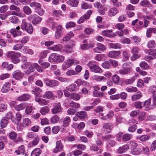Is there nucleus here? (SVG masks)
Returning <instances> with one entry per match:
<instances>
[{
	"instance_id": "nucleus-9",
	"label": "nucleus",
	"mask_w": 156,
	"mask_h": 156,
	"mask_svg": "<svg viewBox=\"0 0 156 156\" xmlns=\"http://www.w3.org/2000/svg\"><path fill=\"white\" fill-rule=\"evenodd\" d=\"M62 27L60 25H58L56 27V29L55 34V37L57 39H58L61 36V34L62 33Z\"/></svg>"
},
{
	"instance_id": "nucleus-4",
	"label": "nucleus",
	"mask_w": 156,
	"mask_h": 156,
	"mask_svg": "<svg viewBox=\"0 0 156 156\" xmlns=\"http://www.w3.org/2000/svg\"><path fill=\"white\" fill-rule=\"evenodd\" d=\"M37 15L35 14L31 15L29 16L28 19L29 20H31L33 19L32 23L34 25H36L40 22L42 20V18L39 16L36 17Z\"/></svg>"
},
{
	"instance_id": "nucleus-23",
	"label": "nucleus",
	"mask_w": 156,
	"mask_h": 156,
	"mask_svg": "<svg viewBox=\"0 0 156 156\" xmlns=\"http://www.w3.org/2000/svg\"><path fill=\"white\" fill-rule=\"evenodd\" d=\"M25 151V148L24 146L21 145L19 147L18 151H16V152L17 154H23L24 155L26 156L27 154L24 153Z\"/></svg>"
},
{
	"instance_id": "nucleus-18",
	"label": "nucleus",
	"mask_w": 156,
	"mask_h": 156,
	"mask_svg": "<svg viewBox=\"0 0 156 156\" xmlns=\"http://www.w3.org/2000/svg\"><path fill=\"white\" fill-rule=\"evenodd\" d=\"M129 146L128 145L126 144L121 147H119L118 149V152L121 154L126 152L129 149Z\"/></svg>"
},
{
	"instance_id": "nucleus-11",
	"label": "nucleus",
	"mask_w": 156,
	"mask_h": 156,
	"mask_svg": "<svg viewBox=\"0 0 156 156\" xmlns=\"http://www.w3.org/2000/svg\"><path fill=\"white\" fill-rule=\"evenodd\" d=\"M20 29V27H17L16 28L12 29L10 30V32L14 37H16L19 35H20L21 34V32L19 30Z\"/></svg>"
},
{
	"instance_id": "nucleus-2",
	"label": "nucleus",
	"mask_w": 156,
	"mask_h": 156,
	"mask_svg": "<svg viewBox=\"0 0 156 156\" xmlns=\"http://www.w3.org/2000/svg\"><path fill=\"white\" fill-rule=\"evenodd\" d=\"M35 64H36V63H32L27 62L22 65L21 67L23 69L25 70L24 71L25 73L28 75L35 71V68H36V66H34Z\"/></svg>"
},
{
	"instance_id": "nucleus-14",
	"label": "nucleus",
	"mask_w": 156,
	"mask_h": 156,
	"mask_svg": "<svg viewBox=\"0 0 156 156\" xmlns=\"http://www.w3.org/2000/svg\"><path fill=\"white\" fill-rule=\"evenodd\" d=\"M112 128V124L110 123H105L103 127V130L107 133L111 132Z\"/></svg>"
},
{
	"instance_id": "nucleus-10",
	"label": "nucleus",
	"mask_w": 156,
	"mask_h": 156,
	"mask_svg": "<svg viewBox=\"0 0 156 156\" xmlns=\"http://www.w3.org/2000/svg\"><path fill=\"white\" fill-rule=\"evenodd\" d=\"M112 30H104L102 31L101 34L107 37H113L115 36V34L112 33Z\"/></svg>"
},
{
	"instance_id": "nucleus-13",
	"label": "nucleus",
	"mask_w": 156,
	"mask_h": 156,
	"mask_svg": "<svg viewBox=\"0 0 156 156\" xmlns=\"http://www.w3.org/2000/svg\"><path fill=\"white\" fill-rule=\"evenodd\" d=\"M62 110L60 104L58 103L56 105L51 109V111L52 114H56L61 112Z\"/></svg>"
},
{
	"instance_id": "nucleus-3",
	"label": "nucleus",
	"mask_w": 156,
	"mask_h": 156,
	"mask_svg": "<svg viewBox=\"0 0 156 156\" xmlns=\"http://www.w3.org/2000/svg\"><path fill=\"white\" fill-rule=\"evenodd\" d=\"M90 71L96 73H101L102 70L96 64L95 62H90L87 64Z\"/></svg>"
},
{
	"instance_id": "nucleus-38",
	"label": "nucleus",
	"mask_w": 156,
	"mask_h": 156,
	"mask_svg": "<svg viewBox=\"0 0 156 156\" xmlns=\"http://www.w3.org/2000/svg\"><path fill=\"white\" fill-rule=\"evenodd\" d=\"M123 60L125 61L128 60L130 57V53L128 51H125L123 52Z\"/></svg>"
},
{
	"instance_id": "nucleus-57",
	"label": "nucleus",
	"mask_w": 156,
	"mask_h": 156,
	"mask_svg": "<svg viewBox=\"0 0 156 156\" xmlns=\"http://www.w3.org/2000/svg\"><path fill=\"white\" fill-rule=\"evenodd\" d=\"M132 137L131 135L126 133L123 136L122 139L124 141H126L130 140Z\"/></svg>"
},
{
	"instance_id": "nucleus-50",
	"label": "nucleus",
	"mask_w": 156,
	"mask_h": 156,
	"mask_svg": "<svg viewBox=\"0 0 156 156\" xmlns=\"http://www.w3.org/2000/svg\"><path fill=\"white\" fill-rule=\"evenodd\" d=\"M23 47V45H22L21 44H17L14 45L13 48V50L14 51H19Z\"/></svg>"
},
{
	"instance_id": "nucleus-17",
	"label": "nucleus",
	"mask_w": 156,
	"mask_h": 156,
	"mask_svg": "<svg viewBox=\"0 0 156 156\" xmlns=\"http://www.w3.org/2000/svg\"><path fill=\"white\" fill-rule=\"evenodd\" d=\"M120 54L119 51H110L108 54V56L111 58H116Z\"/></svg>"
},
{
	"instance_id": "nucleus-40",
	"label": "nucleus",
	"mask_w": 156,
	"mask_h": 156,
	"mask_svg": "<svg viewBox=\"0 0 156 156\" xmlns=\"http://www.w3.org/2000/svg\"><path fill=\"white\" fill-rule=\"evenodd\" d=\"M140 66L143 70L147 69L149 68V66L147 62L144 61H143L140 62Z\"/></svg>"
},
{
	"instance_id": "nucleus-45",
	"label": "nucleus",
	"mask_w": 156,
	"mask_h": 156,
	"mask_svg": "<svg viewBox=\"0 0 156 156\" xmlns=\"http://www.w3.org/2000/svg\"><path fill=\"white\" fill-rule=\"evenodd\" d=\"M136 77L133 76L132 78L126 80L125 83L126 84L130 85L132 84L136 80Z\"/></svg>"
},
{
	"instance_id": "nucleus-37",
	"label": "nucleus",
	"mask_w": 156,
	"mask_h": 156,
	"mask_svg": "<svg viewBox=\"0 0 156 156\" xmlns=\"http://www.w3.org/2000/svg\"><path fill=\"white\" fill-rule=\"evenodd\" d=\"M147 47L150 48H154L156 46V44L155 41L154 40H151L148 41L147 44Z\"/></svg>"
},
{
	"instance_id": "nucleus-5",
	"label": "nucleus",
	"mask_w": 156,
	"mask_h": 156,
	"mask_svg": "<svg viewBox=\"0 0 156 156\" xmlns=\"http://www.w3.org/2000/svg\"><path fill=\"white\" fill-rule=\"evenodd\" d=\"M12 76L15 79L19 80L23 79L24 73L20 70H17L13 72Z\"/></svg>"
},
{
	"instance_id": "nucleus-21",
	"label": "nucleus",
	"mask_w": 156,
	"mask_h": 156,
	"mask_svg": "<svg viewBox=\"0 0 156 156\" xmlns=\"http://www.w3.org/2000/svg\"><path fill=\"white\" fill-rule=\"evenodd\" d=\"M9 118H3L1 121L0 126L2 128H5L7 125Z\"/></svg>"
},
{
	"instance_id": "nucleus-1",
	"label": "nucleus",
	"mask_w": 156,
	"mask_h": 156,
	"mask_svg": "<svg viewBox=\"0 0 156 156\" xmlns=\"http://www.w3.org/2000/svg\"><path fill=\"white\" fill-rule=\"evenodd\" d=\"M6 55L7 58L11 59L13 63L16 64L20 62V59L19 58L21 56V55L20 52L10 51L7 52Z\"/></svg>"
},
{
	"instance_id": "nucleus-43",
	"label": "nucleus",
	"mask_w": 156,
	"mask_h": 156,
	"mask_svg": "<svg viewBox=\"0 0 156 156\" xmlns=\"http://www.w3.org/2000/svg\"><path fill=\"white\" fill-rule=\"evenodd\" d=\"M30 24V23H27L26 21V20L25 19H23L22 20V23L21 25V28L23 30H26V29L28 27V25Z\"/></svg>"
},
{
	"instance_id": "nucleus-54",
	"label": "nucleus",
	"mask_w": 156,
	"mask_h": 156,
	"mask_svg": "<svg viewBox=\"0 0 156 156\" xmlns=\"http://www.w3.org/2000/svg\"><path fill=\"white\" fill-rule=\"evenodd\" d=\"M30 5L31 7H34L38 8H40L41 7V5L40 3L35 2H30Z\"/></svg>"
},
{
	"instance_id": "nucleus-16",
	"label": "nucleus",
	"mask_w": 156,
	"mask_h": 156,
	"mask_svg": "<svg viewBox=\"0 0 156 156\" xmlns=\"http://www.w3.org/2000/svg\"><path fill=\"white\" fill-rule=\"evenodd\" d=\"M72 65V59H69L64 62L62 65V67L63 69H66L71 66Z\"/></svg>"
},
{
	"instance_id": "nucleus-7",
	"label": "nucleus",
	"mask_w": 156,
	"mask_h": 156,
	"mask_svg": "<svg viewBox=\"0 0 156 156\" xmlns=\"http://www.w3.org/2000/svg\"><path fill=\"white\" fill-rule=\"evenodd\" d=\"M106 49L105 45L100 43L97 44L96 47L93 49L94 52L96 53H101L105 51Z\"/></svg>"
},
{
	"instance_id": "nucleus-24",
	"label": "nucleus",
	"mask_w": 156,
	"mask_h": 156,
	"mask_svg": "<svg viewBox=\"0 0 156 156\" xmlns=\"http://www.w3.org/2000/svg\"><path fill=\"white\" fill-rule=\"evenodd\" d=\"M30 98V95L27 94H24L22 96H20L18 98V100L20 101H27Z\"/></svg>"
},
{
	"instance_id": "nucleus-55",
	"label": "nucleus",
	"mask_w": 156,
	"mask_h": 156,
	"mask_svg": "<svg viewBox=\"0 0 156 156\" xmlns=\"http://www.w3.org/2000/svg\"><path fill=\"white\" fill-rule=\"evenodd\" d=\"M141 151V150L139 148H136L132 149L131 152L133 154L138 155L140 153Z\"/></svg>"
},
{
	"instance_id": "nucleus-49",
	"label": "nucleus",
	"mask_w": 156,
	"mask_h": 156,
	"mask_svg": "<svg viewBox=\"0 0 156 156\" xmlns=\"http://www.w3.org/2000/svg\"><path fill=\"white\" fill-rule=\"evenodd\" d=\"M49 111V108L47 106H44L42 108L40 112L43 115L48 113Z\"/></svg>"
},
{
	"instance_id": "nucleus-42",
	"label": "nucleus",
	"mask_w": 156,
	"mask_h": 156,
	"mask_svg": "<svg viewBox=\"0 0 156 156\" xmlns=\"http://www.w3.org/2000/svg\"><path fill=\"white\" fill-rule=\"evenodd\" d=\"M126 91L129 93L134 92L137 91V88L136 87L130 86L126 88Z\"/></svg>"
},
{
	"instance_id": "nucleus-28",
	"label": "nucleus",
	"mask_w": 156,
	"mask_h": 156,
	"mask_svg": "<svg viewBox=\"0 0 156 156\" xmlns=\"http://www.w3.org/2000/svg\"><path fill=\"white\" fill-rule=\"evenodd\" d=\"M51 50L55 51H59L62 48V45L60 44L54 45L50 48Z\"/></svg>"
},
{
	"instance_id": "nucleus-12",
	"label": "nucleus",
	"mask_w": 156,
	"mask_h": 156,
	"mask_svg": "<svg viewBox=\"0 0 156 156\" xmlns=\"http://www.w3.org/2000/svg\"><path fill=\"white\" fill-rule=\"evenodd\" d=\"M46 81L45 84L46 86L50 87H53L58 84V81L55 80H47Z\"/></svg>"
},
{
	"instance_id": "nucleus-62",
	"label": "nucleus",
	"mask_w": 156,
	"mask_h": 156,
	"mask_svg": "<svg viewBox=\"0 0 156 156\" xmlns=\"http://www.w3.org/2000/svg\"><path fill=\"white\" fill-rule=\"evenodd\" d=\"M28 27L26 29V30L27 33L29 34H32L33 31V28L32 25L30 24H27Z\"/></svg>"
},
{
	"instance_id": "nucleus-58",
	"label": "nucleus",
	"mask_w": 156,
	"mask_h": 156,
	"mask_svg": "<svg viewBox=\"0 0 156 156\" xmlns=\"http://www.w3.org/2000/svg\"><path fill=\"white\" fill-rule=\"evenodd\" d=\"M76 87L75 84H71L66 87V89L69 91H73L75 90Z\"/></svg>"
},
{
	"instance_id": "nucleus-60",
	"label": "nucleus",
	"mask_w": 156,
	"mask_h": 156,
	"mask_svg": "<svg viewBox=\"0 0 156 156\" xmlns=\"http://www.w3.org/2000/svg\"><path fill=\"white\" fill-rule=\"evenodd\" d=\"M94 30L92 29L87 27L84 30V33L87 34H90L94 32Z\"/></svg>"
},
{
	"instance_id": "nucleus-31",
	"label": "nucleus",
	"mask_w": 156,
	"mask_h": 156,
	"mask_svg": "<svg viewBox=\"0 0 156 156\" xmlns=\"http://www.w3.org/2000/svg\"><path fill=\"white\" fill-rule=\"evenodd\" d=\"M67 4L72 7H76L77 6L78 2L76 0H69L66 2Z\"/></svg>"
},
{
	"instance_id": "nucleus-48",
	"label": "nucleus",
	"mask_w": 156,
	"mask_h": 156,
	"mask_svg": "<svg viewBox=\"0 0 156 156\" xmlns=\"http://www.w3.org/2000/svg\"><path fill=\"white\" fill-rule=\"evenodd\" d=\"M9 20L10 22L14 24H16L19 22L18 18L15 16H10L9 19Z\"/></svg>"
},
{
	"instance_id": "nucleus-56",
	"label": "nucleus",
	"mask_w": 156,
	"mask_h": 156,
	"mask_svg": "<svg viewBox=\"0 0 156 156\" xmlns=\"http://www.w3.org/2000/svg\"><path fill=\"white\" fill-rule=\"evenodd\" d=\"M17 136V134L16 133L12 131L9 133V136L10 139L12 140H15L16 139Z\"/></svg>"
},
{
	"instance_id": "nucleus-25",
	"label": "nucleus",
	"mask_w": 156,
	"mask_h": 156,
	"mask_svg": "<svg viewBox=\"0 0 156 156\" xmlns=\"http://www.w3.org/2000/svg\"><path fill=\"white\" fill-rule=\"evenodd\" d=\"M92 79L98 82H100L102 81H105L106 80V78L103 76H99L96 75H94L92 76Z\"/></svg>"
},
{
	"instance_id": "nucleus-53",
	"label": "nucleus",
	"mask_w": 156,
	"mask_h": 156,
	"mask_svg": "<svg viewBox=\"0 0 156 156\" xmlns=\"http://www.w3.org/2000/svg\"><path fill=\"white\" fill-rule=\"evenodd\" d=\"M133 55L131 57V60L134 61L137 59L139 58L141 56V54L138 53L133 54Z\"/></svg>"
},
{
	"instance_id": "nucleus-29",
	"label": "nucleus",
	"mask_w": 156,
	"mask_h": 156,
	"mask_svg": "<svg viewBox=\"0 0 156 156\" xmlns=\"http://www.w3.org/2000/svg\"><path fill=\"white\" fill-rule=\"evenodd\" d=\"M41 152V151L40 148H35L32 152L31 156H39Z\"/></svg>"
},
{
	"instance_id": "nucleus-35",
	"label": "nucleus",
	"mask_w": 156,
	"mask_h": 156,
	"mask_svg": "<svg viewBox=\"0 0 156 156\" xmlns=\"http://www.w3.org/2000/svg\"><path fill=\"white\" fill-rule=\"evenodd\" d=\"M26 104L24 103H21V104L16 105L15 107V109L17 111H20L24 109L26 107Z\"/></svg>"
},
{
	"instance_id": "nucleus-46",
	"label": "nucleus",
	"mask_w": 156,
	"mask_h": 156,
	"mask_svg": "<svg viewBox=\"0 0 156 156\" xmlns=\"http://www.w3.org/2000/svg\"><path fill=\"white\" fill-rule=\"evenodd\" d=\"M64 50L65 52L68 53H71L73 52L72 48L70 45H66L65 46Z\"/></svg>"
},
{
	"instance_id": "nucleus-6",
	"label": "nucleus",
	"mask_w": 156,
	"mask_h": 156,
	"mask_svg": "<svg viewBox=\"0 0 156 156\" xmlns=\"http://www.w3.org/2000/svg\"><path fill=\"white\" fill-rule=\"evenodd\" d=\"M151 99H149L143 102L144 107H145V110L146 111L154 108L155 107V104H151Z\"/></svg>"
},
{
	"instance_id": "nucleus-52",
	"label": "nucleus",
	"mask_w": 156,
	"mask_h": 156,
	"mask_svg": "<svg viewBox=\"0 0 156 156\" xmlns=\"http://www.w3.org/2000/svg\"><path fill=\"white\" fill-rule=\"evenodd\" d=\"M70 106L72 108H77L80 107V105L73 101H71L69 103Z\"/></svg>"
},
{
	"instance_id": "nucleus-19",
	"label": "nucleus",
	"mask_w": 156,
	"mask_h": 156,
	"mask_svg": "<svg viewBox=\"0 0 156 156\" xmlns=\"http://www.w3.org/2000/svg\"><path fill=\"white\" fill-rule=\"evenodd\" d=\"M10 85V83H5L4 84L1 89L2 92L4 93H5L8 92L10 90L9 87Z\"/></svg>"
},
{
	"instance_id": "nucleus-8",
	"label": "nucleus",
	"mask_w": 156,
	"mask_h": 156,
	"mask_svg": "<svg viewBox=\"0 0 156 156\" xmlns=\"http://www.w3.org/2000/svg\"><path fill=\"white\" fill-rule=\"evenodd\" d=\"M63 146L61 143V140L57 141L56 144V147L53 149V152L57 153L58 151H60L63 149Z\"/></svg>"
},
{
	"instance_id": "nucleus-39",
	"label": "nucleus",
	"mask_w": 156,
	"mask_h": 156,
	"mask_svg": "<svg viewBox=\"0 0 156 156\" xmlns=\"http://www.w3.org/2000/svg\"><path fill=\"white\" fill-rule=\"evenodd\" d=\"M137 139L142 142H144L150 139V136L148 135H144L137 137Z\"/></svg>"
},
{
	"instance_id": "nucleus-27",
	"label": "nucleus",
	"mask_w": 156,
	"mask_h": 156,
	"mask_svg": "<svg viewBox=\"0 0 156 156\" xmlns=\"http://www.w3.org/2000/svg\"><path fill=\"white\" fill-rule=\"evenodd\" d=\"M118 13L117 9L115 8H112L108 11V14L110 16H115Z\"/></svg>"
},
{
	"instance_id": "nucleus-47",
	"label": "nucleus",
	"mask_w": 156,
	"mask_h": 156,
	"mask_svg": "<svg viewBox=\"0 0 156 156\" xmlns=\"http://www.w3.org/2000/svg\"><path fill=\"white\" fill-rule=\"evenodd\" d=\"M140 6L143 7H149L150 5V2L147 0H144L140 3Z\"/></svg>"
},
{
	"instance_id": "nucleus-41",
	"label": "nucleus",
	"mask_w": 156,
	"mask_h": 156,
	"mask_svg": "<svg viewBox=\"0 0 156 156\" xmlns=\"http://www.w3.org/2000/svg\"><path fill=\"white\" fill-rule=\"evenodd\" d=\"M134 105L137 109H141L144 107L143 102L136 101L134 103Z\"/></svg>"
},
{
	"instance_id": "nucleus-34",
	"label": "nucleus",
	"mask_w": 156,
	"mask_h": 156,
	"mask_svg": "<svg viewBox=\"0 0 156 156\" xmlns=\"http://www.w3.org/2000/svg\"><path fill=\"white\" fill-rule=\"evenodd\" d=\"M53 96V94L51 91H47L43 95V97L45 98L50 99Z\"/></svg>"
},
{
	"instance_id": "nucleus-32",
	"label": "nucleus",
	"mask_w": 156,
	"mask_h": 156,
	"mask_svg": "<svg viewBox=\"0 0 156 156\" xmlns=\"http://www.w3.org/2000/svg\"><path fill=\"white\" fill-rule=\"evenodd\" d=\"M81 97V96L78 94L73 93L70 95V98L74 101L79 100Z\"/></svg>"
},
{
	"instance_id": "nucleus-63",
	"label": "nucleus",
	"mask_w": 156,
	"mask_h": 156,
	"mask_svg": "<svg viewBox=\"0 0 156 156\" xmlns=\"http://www.w3.org/2000/svg\"><path fill=\"white\" fill-rule=\"evenodd\" d=\"M115 27L118 30H121L124 28L125 25L122 23H118L115 25Z\"/></svg>"
},
{
	"instance_id": "nucleus-64",
	"label": "nucleus",
	"mask_w": 156,
	"mask_h": 156,
	"mask_svg": "<svg viewBox=\"0 0 156 156\" xmlns=\"http://www.w3.org/2000/svg\"><path fill=\"white\" fill-rule=\"evenodd\" d=\"M110 46L111 48L117 49L121 48V45L119 43H111L110 44Z\"/></svg>"
},
{
	"instance_id": "nucleus-26",
	"label": "nucleus",
	"mask_w": 156,
	"mask_h": 156,
	"mask_svg": "<svg viewBox=\"0 0 156 156\" xmlns=\"http://www.w3.org/2000/svg\"><path fill=\"white\" fill-rule=\"evenodd\" d=\"M83 43H86L88 49L93 48L94 46V42L93 41H87V40H85L83 41Z\"/></svg>"
},
{
	"instance_id": "nucleus-51",
	"label": "nucleus",
	"mask_w": 156,
	"mask_h": 156,
	"mask_svg": "<svg viewBox=\"0 0 156 156\" xmlns=\"http://www.w3.org/2000/svg\"><path fill=\"white\" fill-rule=\"evenodd\" d=\"M105 69H109L110 67V63L108 61H106L104 62L101 65Z\"/></svg>"
},
{
	"instance_id": "nucleus-59",
	"label": "nucleus",
	"mask_w": 156,
	"mask_h": 156,
	"mask_svg": "<svg viewBox=\"0 0 156 156\" xmlns=\"http://www.w3.org/2000/svg\"><path fill=\"white\" fill-rule=\"evenodd\" d=\"M104 57V54H98L96 55L95 56V59L98 61H101L103 59Z\"/></svg>"
},
{
	"instance_id": "nucleus-20",
	"label": "nucleus",
	"mask_w": 156,
	"mask_h": 156,
	"mask_svg": "<svg viewBox=\"0 0 156 156\" xmlns=\"http://www.w3.org/2000/svg\"><path fill=\"white\" fill-rule=\"evenodd\" d=\"M156 34V29L154 28H149L146 31V36L147 37H150L151 36V33Z\"/></svg>"
},
{
	"instance_id": "nucleus-33",
	"label": "nucleus",
	"mask_w": 156,
	"mask_h": 156,
	"mask_svg": "<svg viewBox=\"0 0 156 156\" xmlns=\"http://www.w3.org/2000/svg\"><path fill=\"white\" fill-rule=\"evenodd\" d=\"M23 10L24 13L27 15H29L32 13L31 9L27 5L23 7Z\"/></svg>"
},
{
	"instance_id": "nucleus-15",
	"label": "nucleus",
	"mask_w": 156,
	"mask_h": 156,
	"mask_svg": "<svg viewBox=\"0 0 156 156\" xmlns=\"http://www.w3.org/2000/svg\"><path fill=\"white\" fill-rule=\"evenodd\" d=\"M143 97L142 93L140 91H138L137 93L132 95L131 97V99L132 101H135Z\"/></svg>"
},
{
	"instance_id": "nucleus-30",
	"label": "nucleus",
	"mask_w": 156,
	"mask_h": 156,
	"mask_svg": "<svg viewBox=\"0 0 156 156\" xmlns=\"http://www.w3.org/2000/svg\"><path fill=\"white\" fill-rule=\"evenodd\" d=\"M132 66L131 63L130 62H127L124 63L122 65V67L124 69H126L130 72L132 71L131 68Z\"/></svg>"
},
{
	"instance_id": "nucleus-22",
	"label": "nucleus",
	"mask_w": 156,
	"mask_h": 156,
	"mask_svg": "<svg viewBox=\"0 0 156 156\" xmlns=\"http://www.w3.org/2000/svg\"><path fill=\"white\" fill-rule=\"evenodd\" d=\"M31 123L30 120L28 118H23L22 122L20 124L24 127H26L30 125Z\"/></svg>"
},
{
	"instance_id": "nucleus-61",
	"label": "nucleus",
	"mask_w": 156,
	"mask_h": 156,
	"mask_svg": "<svg viewBox=\"0 0 156 156\" xmlns=\"http://www.w3.org/2000/svg\"><path fill=\"white\" fill-rule=\"evenodd\" d=\"M57 62H61L64 61L65 59V57L63 55H60L57 54Z\"/></svg>"
},
{
	"instance_id": "nucleus-44",
	"label": "nucleus",
	"mask_w": 156,
	"mask_h": 156,
	"mask_svg": "<svg viewBox=\"0 0 156 156\" xmlns=\"http://www.w3.org/2000/svg\"><path fill=\"white\" fill-rule=\"evenodd\" d=\"M53 15L55 16L59 17L60 16H63V15L62 14V12L60 10H56L55 9L53 10Z\"/></svg>"
},
{
	"instance_id": "nucleus-36",
	"label": "nucleus",
	"mask_w": 156,
	"mask_h": 156,
	"mask_svg": "<svg viewBox=\"0 0 156 156\" xmlns=\"http://www.w3.org/2000/svg\"><path fill=\"white\" fill-rule=\"evenodd\" d=\"M57 54L53 53L51 54L48 58L49 61L50 62H56Z\"/></svg>"
}]
</instances>
